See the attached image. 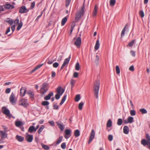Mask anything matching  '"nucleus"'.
I'll return each mask as SVG.
<instances>
[{
  "instance_id": "nucleus-1",
  "label": "nucleus",
  "mask_w": 150,
  "mask_h": 150,
  "mask_svg": "<svg viewBox=\"0 0 150 150\" xmlns=\"http://www.w3.org/2000/svg\"><path fill=\"white\" fill-rule=\"evenodd\" d=\"M100 87V81L97 80L94 84L93 88L94 95L96 98H98V94Z\"/></svg>"
},
{
  "instance_id": "nucleus-2",
  "label": "nucleus",
  "mask_w": 150,
  "mask_h": 150,
  "mask_svg": "<svg viewBox=\"0 0 150 150\" xmlns=\"http://www.w3.org/2000/svg\"><path fill=\"white\" fill-rule=\"evenodd\" d=\"M146 140L143 139L141 141V144L144 146L147 145L149 149L150 150V136L147 134L146 135Z\"/></svg>"
},
{
  "instance_id": "nucleus-3",
  "label": "nucleus",
  "mask_w": 150,
  "mask_h": 150,
  "mask_svg": "<svg viewBox=\"0 0 150 150\" xmlns=\"http://www.w3.org/2000/svg\"><path fill=\"white\" fill-rule=\"evenodd\" d=\"M48 84L46 83H44L40 89L41 93L43 95L48 90Z\"/></svg>"
},
{
  "instance_id": "nucleus-4",
  "label": "nucleus",
  "mask_w": 150,
  "mask_h": 150,
  "mask_svg": "<svg viewBox=\"0 0 150 150\" xmlns=\"http://www.w3.org/2000/svg\"><path fill=\"white\" fill-rule=\"evenodd\" d=\"M84 9V7H82L80 11L76 13L75 18V20L76 21H78L81 18V16L83 14Z\"/></svg>"
},
{
  "instance_id": "nucleus-5",
  "label": "nucleus",
  "mask_w": 150,
  "mask_h": 150,
  "mask_svg": "<svg viewBox=\"0 0 150 150\" xmlns=\"http://www.w3.org/2000/svg\"><path fill=\"white\" fill-rule=\"evenodd\" d=\"M73 40L74 41H75L74 45L77 46V47H80L81 42V37H75L74 38Z\"/></svg>"
},
{
  "instance_id": "nucleus-6",
  "label": "nucleus",
  "mask_w": 150,
  "mask_h": 150,
  "mask_svg": "<svg viewBox=\"0 0 150 150\" xmlns=\"http://www.w3.org/2000/svg\"><path fill=\"white\" fill-rule=\"evenodd\" d=\"M2 112L7 116L10 118L12 116V115L10 114L9 110L6 107H3L2 108L1 110Z\"/></svg>"
},
{
  "instance_id": "nucleus-7",
  "label": "nucleus",
  "mask_w": 150,
  "mask_h": 150,
  "mask_svg": "<svg viewBox=\"0 0 150 150\" xmlns=\"http://www.w3.org/2000/svg\"><path fill=\"white\" fill-rule=\"evenodd\" d=\"M19 104L20 105L23 106L24 107H27L28 105V99L23 98L21 100Z\"/></svg>"
},
{
  "instance_id": "nucleus-8",
  "label": "nucleus",
  "mask_w": 150,
  "mask_h": 150,
  "mask_svg": "<svg viewBox=\"0 0 150 150\" xmlns=\"http://www.w3.org/2000/svg\"><path fill=\"white\" fill-rule=\"evenodd\" d=\"M9 100L11 103L13 105L16 104V100L15 99V96L14 94L12 93L9 97Z\"/></svg>"
},
{
  "instance_id": "nucleus-9",
  "label": "nucleus",
  "mask_w": 150,
  "mask_h": 150,
  "mask_svg": "<svg viewBox=\"0 0 150 150\" xmlns=\"http://www.w3.org/2000/svg\"><path fill=\"white\" fill-rule=\"evenodd\" d=\"M95 132L93 129L92 130L90 136L89 137V139L88 141V144H90L93 140L95 137Z\"/></svg>"
},
{
  "instance_id": "nucleus-10",
  "label": "nucleus",
  "mask_w": 150,
  "mask_h": 150,
  "mask_svg": "<svg viewBox=\"0 0 150 150\" xmlns=\"http://www.w3.org/2000/svg\"><path fill=\"white\" fill-rule=\"evenodd\" d=\"M70 58L71 55H70L68 58L65 59L61 67V70L66 65L69 64Z\"/></svg>"
},
{
  "instance_id": "nucleus-11",
  "label": "nucleus",
  "mask_w": 150,
  "mask_h": 150,
  "mask_svg": "<svg viewBox=\"0 0 150 150\" xmlns=\"http://www.w3.org/2000/svg\"><path fill=\"white\" fill-rule=\"evenodd\" d=\"M27 9L24 6H22L19 10V12L20 13H25L28 11Z\"/></svg>"
},
{
  "instance_id": "nucleus-12",
  "label": "nucleus",
  "mask_w": 150,
  "mask_h": 150,
  "mask_svg": "<svg viewBox=\"0 0 150 150\" xmlns=\"http://www.w3.org/2000/svg\"><path fill=\"white\" fill-rule=\"evenodd\" d=\"M56 91L57 93H59L60 95H62L64 91V90L62 88L61 86L58 87L56 89Z\"/></svg>"
},
{
  "instance_id": "nucleus-13",
  "label": "nucleus",
  "mask_w": 150,
  "mask_h": 150,
  "mask_svg": "<svg viewBox=\"0 0 150 150\" xmlns=\"http://www.w3.org/2000/svg\"><path fill=\"white\" fill-rule=\"evenodd\" d=\"M33 137L32 135L27 134L25 137V139L29 142H31L32 141Z\"/></svg>"
},
{
  "instance_id": "nucleus-14",
  "label": "nucleus",
  "mask_w": 150,
  "mask_h": 150,
  "mask_svg": "<svg viewBox=\"0 0 150 150\" xmlns=\"http://www.w3.org/2000/svg\"><path fill=\"white\" fill-rule=\"evenodd\" d=\"M7 134L5 131H0V136L2 138L5 139L7 137Z\"/></svg>"
},
{
  "instance_id": "nucleus-15",
  "label": "nucleus",
  "mask_w": 150,
  "mask_h": 150,
  "mask_svg": "<svg viewBox=\"0 0 150 150\" xmlns=\"http://www.w3.org/2000/svg\"><path fill=\"white\" fill-rule=\"evenodd\" d=\"M27 93L29 96L31 100H33L34 99V94L33 93V91L30 90H28L27 91Z\"/></svg>"
},
{
  "instance_id": "nucleus-16",
  "label": "nucleus",
  "mask_w": 150,
  "mask_h": 150,
  "mask_svg": "<svg viewBox=\"0 0 150 150\" xmlns=\"http://www.w3.org/2000/svg\"><path fill=\"white\" fill-rule=\"evenodd\" d=\"M26 90L25 88L22 87L20 89V95L21 96H25L26 92Z\"/></svg>"
},
{
  "instance_id": "nucleus-17",
  "label": "nucleus",
  "mask_w": 150,
  "mask_h": 150,
  "mask_svg": "<svg viewBox=\"0 0 150 150\" xmlns=\"http://www.w3.org/2000/svg\"><path fill=\"white\" fill-rule=\"evenodd\" d=\"M128 25L127 24L125 27H124L121 33V39L122 37L124 36L125 35V32L126 30V28H128Z\"/></svg>"
},
{
  "instance_id": "nucleus-18",
  "label": "nucleus",
  "mask_w": 150,
  "mask_h": 150,
  "mask_svg": "<svg viewBox=\"0 0 150 150\" xmlns=\"http://www.w3.org/2000/svg\"><path fill=\"white\" fill-rule=\"evenodd\" d=\"M53 93L52 92H50L45 97L44 99L45 100H48L50 99L52 96H53Z\"/></svg>"
},
{
  "instance_id": "nucleus-19",
  "label": "nucleus",
  "mask_w": 150,
  "mask_h": 150,
  "mask_svg": "<svg viewBox=\"0 0 150 150\" xmlns=\"http://www.w3.org/2000/svg\"><path fill=\"white\" fill-rule=\"evenodd\" d=\"M57 126L61 131H63L64 128V126L62 124H60L58 122H56Z\"/></svg>"
},
{
  "instance_id": "nucleus-20",
  "label": "nucleus",
  "mask_w": 150,
  "mask_h": 150,
  "mask_svg": "<svg viewBox=\"0 0 150 150\" xmlns=\"http://www.w3.org/2000/svg\"><path fill=\"white\" fill-rule=\"evenodd\" d=\"M16 139L19 142H22L24 139L23 137L20 136L18 135H16Z\"/></svg>"
},
{
  "instance_id": "nucleus-21",
  "label": "nucleus",
  "mask_w": 150,
  "mask_h": 150,
  "mask_svg": "<svg viewBox=\"0 0 150 150\" xmlns=\"http://www.w3.org/2000/svg\"><path fill=\"white\" fill-rule=\"evenodd\" d=\"M123 132L126 134H128L129 129L128 127L127 126H124L123 129Z\"/></svg>"
},
{
  "instance_id": "nucleus-22",
  "label": "nucleus",
  "mask_w": 150,
  "mask_h": 150,
  "mask_svg": "<svg viewBox=\"0 0 150 150\" xmlns=\"http://www.w3.org/2000/svg\"><path fill=\"white\" fill-rule=\"evenodd\" d=\"M5 8L7 9H12L14 8V6L10 4H6L4 5Z\"/></svg>"
},
{
  "instance_id": "nucleus-23",
  "label": "nucleus",
  "mask_w": 150,
  "mask_h": 150,
  "mask_svg": "<svg viewBox=\"0 0 150 150\" xmlns=\"http://www.w3.org/2000/svg\"><path fill=\"white\" fill-rule=\"evenodd\" d=\"M100 45L99 40L98 39L96 41L95 45V49L96 50H98L99 48Z\"/></svg>"
},
{
  "instance_id": "nucleus-24",
  "label": "nucleus",
  "mask_w": 150,
  "mask_h": 150,
  "mask_svg": "<svg viewBox=\"0 0 150 150\" xmlns=\"http://www.w3.org/2000/svg\"><path fill=\"white\" fill-rule=\"evenodd\" d=\"M100 45L99 40L98 39L96 41L95 45V49L96 50H98L99 48Z\"/></svg>"
},
{
  "instance_id": "nucleus-25",
  "label": "nucleus",
  "mask_w": 150,
  "mask_h": 150,
  "mask_svg": "<svg viewBox=\"0 0 150 150\" xmlns=\"http://www.w3.org/2000/svg\"><path fill=\"white\" fill-rule=\"evenodd\" d=\"M98 9V7L96 5H95L93 12V16H96V15Z\"/></svg>"
},
{
  "instance_id": "nucleus-26",
  "label": "nucleus",
  "mask_w": 150,
  "mask_h": 150,
  "mask_svg": "<svg viewBox=\"0 0 150 150\" xmlns=\"http://www.w3.org/2000/svg\"><path fill=\"white\" fill-rule=\"evenodd\" d=\"M28 131L30 132H35V127L34 126H31L28 129Z\"/></svg>"
},
{
  "instance_id": "nucleus-27",
  "label": "nucleus",
  "mask_w": 150,
  "mask_h": 150,
  "mask_svg": "<svg viewBox=\"0 0 150 150\" xmlns=\"http://www.w3.org/2000/svg\"><path fill=\"white\" fill-rule=\"evenodd\" d=\"M63 137L62 136H60L57 139V142L56 143L55 145H57L60 144L62 141Z\"/></svg>"
},
{
  "instance_id": "nucleus-28",
  "label": "nucleus",
  "mask_w": 150,
  "mask_h": 150,
  "mask_svg": "<svg viewBox=\"0 0 150 150\" xmlns=\"http://www.w3.org/2000/svg\"><path fill=\"white\" fill-rule=\"evenodd\" d=\"M67 17H65L63 18L62 21V22H61V25L62 26H63L66 23V22L67 21Z\"/></svg>"
},
{
  "instance_id": "nucleus-29",
  "label": "nucleus",
  "mask_w": 150,
  "mask_h": 150,
  "mask_svg": "<svg viewBox=\"0 0 150 150\" xmlns=\"http://www.w3.org/2000/svg\"><path fill=\"white\" fill-rule=\"evenodd\" d=\"M74 134L76 137H77L79 136L80 135V132L78 129L75 130L74 131Z\"/></svg>"
},
{
  "instance_id": "nucleus-30",
  "label": "nucleus",
  "mask_w": 150,
  "mask_h": 150,
  "mask_svg": "<svg viewBox=\"0 0 150 150\" xmlns=\"http://www.w3.org/2000/svg\"><path fill=\"white\" fill-rule=\"evenodd\" d=\"M128 122L129 123H132L134 122V118L133 117H131V116H129V117L128 118Z\"/></svg>"
},
{
  "instance_id": "nucleus-31",
  "label": "nucleus",
  "mask_w": 150,
  "mask_h": 150,
  "mask_svg": "<svg viewBox=\"0 0 150 150\" xmlns=\"http://www.w3.org/2000/svg\"><path fill=\"white\" fill-rule=\"evenodd\" d=\"M41 145L43 148L45 150H47L50 149V147L48 146L45 145L43 143H41Z\"/></svg>"
},
{
  "instance_id": "nucleus-32",
  "label": "nucleus",
  "mask_w": 150,
  "mask_h": 150,
  "mask_svg": "<svg viewBox=\"0 0 150 150\" xmlns=\"http://www.w3.org/2000/svg\"><path fill=\"white\" fill-rule=\"evenodd\" d=\"M112 125V122L110 119H109L107 123V126L108 127H110Z\"/></svg>"
},
{
  "instance_id": "nucleus-33",
  "label": "nucleus",
  "mask_w": 150,
  "mask_h": 150,
  "mask_svg": "<svg viewBox=\"0 0 150 150\" xmlns=\"http://www.w3.org/2000/svg\"><path fill=\"white\" fill-rule=\"evenodd\" d=\"M75 81L73 79H71V82H70V84H71V89H72L74 86V85L75 83Z\"/></svg>"
},
{
  "instance_id": "nucleus-34",
  "label": "nucleus",
  "mask_w": 150,
  "mask_h": 150,
  "mask_svg": "<svg viewBox=\"0 0 150 150\" xmlns=\"http://www.w3.org/2000/svg\"><path fill=\"white\" fill-rule=\"evenodd\" d=\"M65 134L67 135H71V130L70 129H66L65 130Z\"/></svg>"
},
{
  "instance_id": "nucleus-35",
  "label": "nucleus",
  "mask_w": 150,
  "mask_h": 150,
  "mask_svg": "<svg viewBox=\"0 0 150 150\" xmlns=\"http://www.w3.org/2000/svg\"><path fill=\"white\" fill-rule=\"evenodd\" d=\"M67 97V95H64L63 98L62 99L61 102L60 103V105H62L65 101Z\"/></svg>"
},
{
  "instance_id": "nucleus-36",
  "label": "nucleus",
  "mask_w": 150,
  "mask_h": 150,
  "mask_svg": "<svg viewBox=\"0 0 150 150\" xmlns=\"http://www.w3.org/2000/svg\"><path fill=\"white\" fill-rule=\"evenodd\" d=\"M22 125V122L21 121H16L15 122V125L16 126L19 127Z\"/></svg>"
},
{
  "instance_id": "nucleus-37",
  "label": "nucleus",
  "mask_w": 150,
  "mask_h": 150,
  "mask_svg": "<svg viewBox=\"0 0 150 150\" xmlns=\"http://www.w3.org/2000/svg\"><path fill=\"white\" fill-rule=\"evenodd\" d=\"M122 123V120L121 118H119L118 119L117 124L118 125H121Z\"/></svg>"
},
{
  "instance_id": "nucleus-38",
  "label": "nucleus",
  "mask_w": 150,
  "mask_h": 150,
  "mask_svg": "<svg viewBox=\"0 0 150 150\" xmlns=\"http://www.w3.org/2000/svg\"><path fill=\"white\" fill-rule=\"evenodd\" d=\"M135 41V40H132L131 42H129L127 46H129L130 47L132 46Z\"/></svg>"
},
{
  "instance_id": "nucleus-39",
  "label": "nucleus",
  "mask_w": 150,
  "mask_h": 150,
  "mask_svg": "<svg viewBox=\"0 0 150 150\" xmlns=\"http://www.w3.org/2000/svg\"><path fill=\"white\" fill-rule=\"evenodd\" d=\"M23 25V23L22 21H21L20 23L18 24V25L17 28V30H19L20 29Z\"/></svg>"
},
{
  "instance_id": "nucleus-40",
  "label": "nucleus",
  "mask_w": 150,
  "mask_h": 150,
  "mask_svg": "<svg viewBox=\"0 0 150 150\" xmlns=\"http://www.w3.org/2000/svg\"><path fill=\"white\" fill-rule=\"evenodd\" d=\"M84 103L83 102H81L79 105V108L80 110H81L82 109Z\"/></svg>"
},
{
  "instance_id": "nucleus-41",
  "label": "nucleus",
  "mask_w": 150,
  "mask_h": 150,
  "mask_svg": "<svg viewBox=\"0 0 150 150\" xmlns=\"http://www.w3.org/2000/svg\"><path fill=\"white\" fill-rule=\"evenodd\" d=\"M45 127L44 125H42L38 130V134H40V132L43 130Z\"/></svg>"
},
{
  "instance_id": "nucleus-42",
  "label": "nucleus",
  "mask_w": 150,
  "mask_h": 150,
  "mask_svg": "<svg viewBox=\"0 0 150 150\" xmlns=\"http://www.w3.org/2000/svg\"><path fill=\"white\" fill-rule=\"evenodd\" d=\"M42 105L43 106H47L49 105V102L46 101H43L42 103Z\"/></svg>"
},
{
  "instance_id": "nucleus-43",
  "label": "nucleus",
  "mask_w": 150,
  "mask_h": 150,
  "mask_svg": "<svg viewBox=\"0 0 150 150\" xmlns=\"http://www.w3.org/2000/svg\"><path fill=\"white\" fill-rule=\"evenodd\" d=\"M80 95L79 94H77L76 96L75 100L76 101L78 102L80 100Z\"/></svg>"
},
{
  "instance_id": "nucleus-44",
  "label": "nucleus",
  "mask_w": 150,
  "mask_h": 150,
  "mask_svg": "<svg viewBox=\"0 0 150 150\" xmlns=\"http://www.w3.org/2000/svg\"><path fill=\"white\" fill-rule=\"evenodd\" d=\"M116 2L115 0H110V5L111 6H113L115 4Z\"/></svg>"
},
{
  "instance_id": "nucleus-45",
  "label": "nucleus",
  "mask_w": 150,
  "mask_h": 150,
  "mask_svg": "<svg viewBox=\"0 0 150 150\" xmlns=\"http://www.w3.org/2000/svg\"><path fill=\"white\" fill-rule=\"evenodd\" d=\"M80 69V65L79 62L76 63L75 65V69L76 70L78 71Z\"/></svg>"
},
{
  "instance_id": "nucleus-46",
  "label": "nucleus",
  "mask_w": 150,
  "mask_h": 150,
  "mask_svg": "<svg viewBox=\"0 0 150 150\" xmlns=\"http://www.w3.org/2000/svg\"><path fill=\"white\" fill-rule=\"evenodd\" d=\"M140 111L142 112L143 114H146L147 113V110L145 109L142 108L141 109L139 110Z\"/></svg>"
},
{
  "instance_id": "nucleus-47",
  "label": "nucleus",
  "mask_w": 150,
  "mask_h": 150,
  "mask_svg": "<svg viewBox=\"0 0 150 150\" xmlns=\"http://www.w3.org/2000/svg\"><path fill=\"white\" fill-rule=\"evenodd\" d=\"M96 59L95 60V63L96 64L98 65V61L99 59V58L97 55L96 56Z\"/></svg>"
},
{
  "instance_id": "nucleus-48",
  "label": "nucleus",
  "mask_w": 150,
  "mask_h": 150,
  "mask_svg": "<svg viewBox=\"0 0 150 150\" xmlns=\"http://www.w3.org/2000/svg\"><path fill=\"white\" fill-rule=\"evenodd\" d=\"M116 71L117 74H119L120 72V70L118 66L117 65L116 67Z\"/></svg>"
},
{
  "instance_id": "nucleus-49",
  "label": "nucleus",
  "mask_w": 150,
  "mask_h": 150,
  "mask_svg": "<svg viewBox=\"0 0 150 150\" xmlns=\"http://www.w3.org/2000/svg\"><path fill=\"white\" fill-rule=\"evenodd\" d=\"M130 114L131 116H134L136 115L135 111L134 110H131L130 111Z\"/></svg>"
},
{
  "instance_id": "nucleus-50",
  "label": "nucleus",
  "mask_w": 150,
  "mask_h": 150,
  "mask_svg": "<svg viewBox=\"0 0 150 150\" xmlns=\"http://www.w3.org/2000/svg\"><path fill=\"white\" fill-rule=\"evenodd\" d=\"M53 109L54 110H58L59 108L58 105L57 103L54 104L53 105Z\"/></svg>"
},
{
  "instance_id": "nucleus-51",
  "label": "nucleus",
  "mask_w": 150,
  "mask_h": 150,
  "mask_svg": "<svg viewBox=\"0 0 150 150\" xmlns=\"http://www.w3.org/2000/svg\"><path fill=\"white\" fill-rule=\"evenodd\" d=\"M61 147L63 149H65L66 148V144L65 142L63 143L61 145Z\"/></svg>"
},
{
  "instance_id": "nucleus-52",
  "label": "nucleus",
  "mask_w": 150,
  "mask_h": 150,
  "mask_svg": "<svg viewBox=\"0 0 150 150\" xmlns=\"http://www.w3.org/2000/svg\"><path fill=\"white\" fill-rule=\"evenodd\" d=\"M71 0H66V7H67L69 6Z\"/></svg>"
},
{
  "instance_id": "nucleus-53",
  "label": "nucleus",
  "mask_w": 150,
  "mask_h": 150,
  "mask_svg": "<svg viewBox=\"0 0 150 150\" xmlns=\"http://www.w3.org/2000/svg\"><path fill=\"white\" fill-rule=\"evenodd\" d=\"M108 140L110 141H111L113 139V136L112 135H109L108 137Z\"/></svg>"
},
{
  "instance_id": "nucleus-54",
  "label": "nucleus",
  "mask_w": 150,
  "mask_h": 150,
  "mask_svg": "<svg viewBox=\"0 0 150 150\" xmlns=\"http://www.w3.org/2000/svg\"><path fill=\"white\" fill-rule=\"evenodd\" d=\"M139 14L142 18H143L144 16V13L143 11L141 10L139 11Z\"/></svg>"
},
{
  "instance_id": "nucleus-55",
  "label": "nucleus",
  "mask_w": 150,
  "mask_h": 150,
  "mask_svg": "<svg viewBox=\"0 0 150 150\" xmlns=\"http://www.w3.org/2000/svg\"><path fill=\"white\" fill-rule=\"evenodd\" d=\"M62 95H60V94L57 93V94H56L55 95V98L56 99L58 100L59 99Z\"/></svg>"
},
{
  "instance_id": "nucleus-56",
  "label": "nucleus",
  "mask_w": 150,
  "mask_h": 150,
  "mask_svg": "<svg viewBox=\"0 0 150 150\" xmlns=\"http://www.w3.org/2000/svg\"><path fill=\"white\" fill-rule=\"evenodd\" d=\"M59 63L57 62H55L53 64V66L54 68H57L59 66Z\"/></svg>"
},
{
  "instance_id": "nucleus-57",
  "label": "nucleus",
  "mask_w": 150,
  "mask_h": 150,
  "mask_svg": "<svg viewBox=\"0 0 150 150\" xmlns=\"http://www.w3.org/2000/svg\"><path fill=\"white\" fill-rule=\"evenodd\" d=\"M130 54L132 56L134 57L135 56V52L133 50H131L130 52Z\"/></svg>"
},
{
  "instance_id": "nucleus-58",
  "label": "nucleus",
  "mask_w": 150,
  "mask_h": 150,
  "mask_svg": "<svg viewBox=\"0 0 150 150\" xmlns=\"http://www.w3.org/2000/svg\"><path fill=\"white\" fill-rule=\"evenodd\" d=\"M6 22L8 23L10 25H11L13 23V21L12 20H9L7 21Z\"/></svg>"
},
{
  "instance_id": "nucleus-59",
  "label": "nucleus",
  "mask_w": 150,
  "mask_h": 150,
  "mask_svg": "<svg viewBox=\"0 0 150 150\" xmlns=\"http://www.w3.org/2000/svg\"><path fill=\"white\" fill-rule=\"evenodd\" d=\"M11 91V89L9 88H6L5 90V92L6 93H9Z\"/></svg>"
},
{
  "instance_id": "nucleus-60",
  "label": "nucleus",
  "mask_w": 150,
  "mask_h": 150,
  "mask_svg": "<svg viewBox=\"0 0 150 150\" xmlns=\"http://www.w3.org/2000/svg\"><path fill=\"white\" fill-rule=\"evenodd\" d=\"M129 70L130 71H134V66L133 65L131 66L129 68Z\"/></svg>"
},
{
  "instance_id": "nucleus-61",
  "label": "nucleus",
  "mask_w": 150,
  "mask_h": 150,
  "mask_svg": "<svg viewBox=\"0 0 150 150\" xmlns=\"http://www.w3.org/2000/svg\"><path fill=\"white\" fill-rule=\"evenodd\" d=\"M35 2H33L31 4L30 8L32 9L35 6Z\"/></svg>"
},
{
  "instance_id": "nucleus-62",
  "label": "nucleus",
  "mask_w": 150,
  "mask_h": 150,
  "mask_svg": "<svg viewBox=\"0 0 150 150\" xmlns=\"http://www.w3.org/2000/svg\"><path fill=\"white\" fill-rule=\"evenodd\" d=\"M78 73L77 72H75L73 74V76L75 78H77L78 76Z\"/></svg>"
},
{
  "instance_id": "nucleus-63",
  "label": "nucleus",
  "mask_w": 150,
  "mask_h": 150,
  "mask_svg": "<svg viewBox=\"0 0 150 150\" xmlns=\"http://www.w3.org/2000/svg\"><path fill=\"white\" fill-rule=\"evenodd\" d=\"M63 57L62 55H61L59 56L58 57V58L57 59V61L58 62H60L62 60V58Z\"/></svg>"
},
{
  "instance_id": "nucleus-64",
  "label": "nucleus",
  "mask_w": 150,
  "mask_h": 150,
  "mask_svg": "<svg viewBox=\"0 0 150 150\" xmlns=\"http://www.w3.org/2000/svg\"><path fill=\"white\" fill-rule=\"evenodd\" d=\"M43 64H39L38 65L35 67V68L37 70L38 69H39V68H40L43 65Z\"/></svg>"
}]
</instances>
